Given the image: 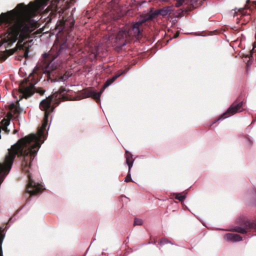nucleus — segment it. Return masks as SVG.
<instances>
[{
    "label": "nucleus",
    "mask_w": 256,
    "mask_h": 256,
    "mask_svg": "<svg viewBox=\"0 0 256 256\" xmlns=\"http://www.w3.org/2000/svg\"><path fill=\"white\" fill-rule=\"evenodd\" d=\"M10 125V121L6 119H4L2 122V130L6 131L7 127Z\"/></svg>",
    "instance_id": "13"
},
{
    "label": "nucleus",
    "mask_w": 256,
    "mask_h": 256,
    "mask_svg": "<svg viewBox=\"0 0 256 256\" xmlns=\"http://www.w3.org/2000/svg\"><path fill=\"white\" fill-rule=\"evenodd\" d=\"M4 236L2 234H0V256H2V243L4 240Z\"/></svg>",
    "instance_id": "17"
},
{
    "label": "nucleus",
    "mask_w": 256,
    "mask_h": 256,
    "mask_svg": "<svg viewBox=\"0 0 256 256\" xmlns=\"http://www.w3.org/2000/svg\"><path fill=\"white\" fill-rule=\"evenodd\" d=\"M7 174L4 170L2 168V164H0V184L2 182L5 176Z\"/></svg>",
    "instance_id": "15"
},
{
    "label": "nucleus",
    "mask_w": 256,
    "mask_h": 256,
    "mask_svg": "<svg viewBox=\"0 0 256 256\" xmlns=\"http://www.w3.org/2000/svg\"><path fill=\"white\" fill-rule=\"evenodd\" d=\"M53 64V62L52 61L49 64V66H51Z\"/></svg>",
    "instance_id": "24"
},
{
    "label": "nucleus",
    "mask_w": 256,
    "mask_h": 256,
    "mask_svg": "<svg viewBox=\"0 0 256 256\" xmlns=\"http://www.w3.org/2000/svg\"><path fill=\"white\" fill-rule=\"evenodd\" d=\"M22 6L18 4L13 10L0 15V23L5 22L11 25L8 32L3 38L4 43H8L9 46L16 42L18 36L22 40H24L30 30V26L26 24L22 15L19 18L15 16V14L19 13L18 10Z\"/></svg>",
    "instance_id": "2"
},
{
    "label": "nucleus",
    "mask_w": 256,
    "mask_h": 256,
    "mask_svg": "<svg viewBox=\"0 0 256 256\" xmlns=\"http://www.w3.org/2000/svg\"><path fill=\"white\" fill-rule=\"evenodd\" d=\"M168 241L166 240H164L160 242V244H166V243H167Z\"/></svg>",
    "instance_id": "23"
},
{
    "label": "nucleus",
    "mask_w": 256,
    "mask_h": 256,
    "mask_svg": "<svg viewBox=\"0 0 256 256\" xmlns=\"http://www.w3.org/2000/svg\"><path fill=\"white\" fill-rule=\"evenodd\" d=\"M46 126V124H43L38 134H30L21 138L8 150V154L6 156L4 162L0 163L2 168L6 174L11 169L16 154H20L24 156V160L26 162L31 160L32 156L34 157L40 144L44 142V140H41V138L43 134L42 130ZM32 159H34V158H32Z\"/></svg>",
    "instance_id": "1"
},
{
    "label": "nucleus",
    "mask_w": 256,
    "mask_h": 256,
    "mask_svg": "<svg viewBox=\"0 0 256 256\" xmlns=\"http://www.w3.org/2000/svg\"><path fill=\"white\" fill-rule=\"evenodd\" d=\"M42 186L40 184H36L29 178V182L27 188L28 192L30 194H34L40 191Z\"/></svg>",
    "instance_id": "6"
},
{
    "label": "nucleus",
    "mask_w": 256,
    "mask_h": 256,
    "mask_svg": "<svg viewBox=\"0 0 256 256\" xmlns=\"http://www.w3.org/2000/svg\"><path fill=\"white\" fill-rule=\"evenodd\" d=\"M185 198L186 197L184 196H182L180 194H178L176 196V198L181 201L184 200Z\"/></svg>",
    "instance_id": "20"
},
{
    "label": "nucleus",
    "mask_w": 256,
    "mask_h": 256,
    "mask_svg": "<svg viewBox=\"0 0 256 256\" xmlns=\"http://www.w3.org/2000/svg\"><path fill=\"white\" fill-rule=\"evenodd\" d=\"M237 231L242 234H244V233L246 232L245 229L242 228H240V230H238Z\"/></svg>",
    "instance_id": "22"
},
{
    "label": "nucleus",
    "mask_w": 256,
    "mask_h": 256,
    "mask_svg": "<svg viewBox=\"0 0 256 256\" xmlns=\"http://www.w3.org/2000/svg\"><path fill=\"white\" fill-rule=\"evenodd\" d=\"M142 224V220L141 219L135 218L134 224L135 225H141Z\"/></svg>",
    "instance_id": "18"
},
{
    "label": "nucleus",
    "mask_w": 256,
    "mask_h": 256,
    "mask_svg": "<svg viewBox=\"0 0 256 256\" xmlns=\"http://www.w3.org/2000/svg\"><path fill=\"white\" fill-rule=\"evenodd\" d=\"M130 38L129 32L120 30L116 34L115 38L110 36L109 40H112L114 46L118 48H122L125 46Z\"/></svg>",
    "instance_id": "3"
},
{
    "label": "nucleus",
    "mask_w": 256,
    "mask_h": 256,
    "mask_svg": "<svg viewBox=\"0 0 256 256\" xmlns=\"http://www.w3.org/2000/svg\"><path fill=\"white\" fill-rule=\"evenodd\" d=\"M160 2H167L168 0H160Z\"/></svg>",
    "instance_id": "25"
},
{
    "label": "nucleus",
    "mask_w": 256,
    "mask_h": 256,
    "mask_svg": "<svg viewBox=\"0 0 256 256\" xmlns=\"http://www.w3.org/2000/svg\"><path fill=\"white\" fill-rule=\"evenodd\" d=\"M226 239L228 240L233 242H239L242 240V237L237 234H228L225 236Z\"/></svg>",
    "instance_id": "10"
},
{
    "label": "nucleus",
    "mask_w": 256,
    "mask_h": 256,
    "mask_svg": "<svg viewBox=\"0 0 256 256\" xmlns=\"http://www.w3.org/2000/svg\"><path fill=\"white\" fill-rule=\"evenodd\" d=\"M184 0H177L176 3V7H179L184 2Z\"/></svg>",
    "instance_id": "19"
},
{
    "label": "nucleus",
    "mask_w": 256,
    "mask_h": 256,
    "mask_svg": "<svg viewBox=\"0 0 256 256\" xmlns=\"http://www.w3.org/2000/svg\"><path fill=\"white\" fill-rule=\"evenodd\" d=\"M34 86L31 84L22 90V96L25 98H28L34 92Z\"/></svg>",
    "instance_id": "9"
},
{
    "label": "nucleus",
    "mask_w": 256,
    "mask_h": 256,
    "mask_svg": "<svg viewBox=\"0 0 256 256\" xmlns=\"http://www.w3.org/2000/svg\"><path fill=\"white\" fill-rule=\"evenodd\" d=\"M126 164L128 166V170L130 171V168H132L133 166V163L134 162V160L132 158V156H127L126 158Z\"/></svg>",
    "instance_id": "12"
},
{
    "label": "nucleus",
    "mask_w": 256,
    "mask_h": 256,
    "mask_svg": "<svg viewBox=\"0 0 256 256\" xmlns=\"http://www.w3.org/2000/svg\"><path fill=\"white\" fill-rule=\"evenodd\" d=\"M70 76L71 74L70 72H66L63 76L60 78L59 81L64 82L67 80Z\"/></svg>",
    "instance_id": "16"
},
{
    "label": "nucleus",
    "mask_w": 256,
    "mask_h": 256,
    "mask_svg": "<svg viewBox=\"0 0 256 256\" xmlns=\"http://www.w3.org/2000/svg\"><path fill=\"white\" fill-rule=\"evenodd\" d=\"M158 11V14L162 15V16H169L170 14V7H167L164 9L160 10Z\"/></svg>",
    "instance_id": "11"
},
{
    "label": "nucleus",
    "mask_w": 256,
    "mask_h": 256,
    "mask_svg": "<svg viewBox=\"0 0 256 256\" xmlns=\"http://www.w3.org/2000/svg\"><path fill=\"white\" fill-rule=\"evenodd\" d=\"M131 180H132L131 174H128L126 177L125 178L124 181L126 182H128Z\"/></svg>",
    "instance_id": "21"
},
{
    "label": "nucleus",
    "mask_w": 256,
    "mask_h": 256,
    "mask_svg": "<svg viewBox=\"0 0 256 256\" xmlns=\"http://www.w3.org/2000/svg\"><path fill=\"white\" fill-rule=\"evenodd\" d=\"M53 98V96H49L46 99L43 100L41 101L40 103V108L41 110H45V120H46L48 116L50 110H49L50 108V104L51 103V100Z\"/></svg>",
    "instance_id": "5"
},
{
    "label": "nucleus",
    "mask_w": 256,
    "mask_h": 256,
    "mask_svg": "<svg viewBox=\"0 0 256 256\" xmlns=\"http://www.w3.org/2000/svg\"><path fill=\"white\" fill-rule=\"evenodd\" d=\"M150 14L149 16L146 18H143V20H146L152 19L153 18L156 17L157 16H158V11H156L154 12H152V10H150Z\"/></svg>",
    "instance_id": "14"
},
{
    "label": "nucleus",
    "mask_w": 256,
    "mask_h": 256,
    "mask_svg": "<svg viewBox=\"0 0 256 256\" xmlns=\"http://www.w3.org/2000/svg\"><path fill=\"white\" fill-rule=\"evenodd\" d=\"M242 102L237 104H232L226 110V112L224 114V115L228 114V116H226L224 117H222V116L218 120H223L228 116L234 115L236 113L241 112L242 111Z\"/></svg>",
    "instance_id": "4"
},
{
    "label": "nucleus",
    "mask_w": 256,
    "mask_h": 256,
    "mask_svg": "<svg viewBox=\"0 0 256 256\" xmlns=\"http://www.w3.org/2000/svg\"><path fill=\"white\" fill-rule=\"evenodd\" d=\"M146 21V20H140L133 25L132 31L136 37L138 38L140 35L142 28H140V26Z\"/></svg>",
    "instance_id": "8"
},
{
    "label": "nucleus",
    "mask_w": 256,
    "mask_h": 256,
    "mask_svg": "<svg viewBox=\"0 0 256 256\" xmlns=\"http://www.w3.org/2000/svg\"><path fill=\"white\" fill-rule=\"evenodd\" d=\"M122 74V73L118 74H116L115 76H113L111 78H108L106 81L105 84L104 85L103 88H102L100 91L98 93L96 94L94 96V97L98 100L100 99V94L104 92V90L107 86H110L115 81V80L116 78H118Z\"/></svg>",
    "instance_id": "7"
}]
</instances>
